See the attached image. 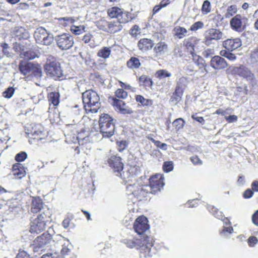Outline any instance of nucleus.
Instances as JSON below:
<instances>
[{
	"mask_svg": "<svg viewBox=\"0 0 258 258\" xmlns=\"http://www.w3.org/2000/svg\"><path fill=\"white\" fill-rule=\"evenodd\" d=\"M163 176L161 174H156L149 178V184L140 186L138 183L130 184L126 186L128 195H133L140 201L146 197L149 193L156 194L163 188L164 185Z\"/></svg>",
	"mask_w": 258,
	"mask_h": 258,
	"instance_id": "f257e3e1",
	"label": "nucleus"
},
{
	"mask_svg": "<svg viewBox=\"0 0 258 258\" xmlns=\"http://www.w3.org/2000/svg\"><path fill=\"white\" fill-rule=\"evenodd\" d=\"M122 243L129 248H136L140 250V258H151L154 252L152 249L153 239L151 237L142 238L124 239Z\"/></svg>",
	"mask_w": 258,
	"mask_h": 258,
	"instance_id": "f03ea898",
	"label": "nucleus"
},
{
	"mask_svg": "<svg viewBox=\"0 0 258 258\" xmlns=\"http://www.w3.org/2000/svg\"><path fill=\"white\" fill-rule=\"evenodd\" d=\"M82 99L85 110L88 112L96 113L100 107V97L92 90H87L82 94Z\"/></svg>",
	"mask_w": 258,
	"mask_h": 258,
	"instance_id": "7ed1b4c3",
	"label": "nucleus"
},
{
	"mask_svg": "<svg viewBox=\"0 0 258 258\" xmlns=\"http://www.w3.org/2000/svg\"><path fill=\"white\" fill-rule=\"evenodd\" d=\"M51 211L49 209H44L42 213L39 214L37 217L31 222L30 231L31 233H39L44 230L51 219Z\"/></svg>",
	"mask_w": 258,
	"mask_h": 258,
	"instance_id": "20e7f679",
	"label": "nucleus"
},
{
	"mask_svg": "<svg viewBox=\"0 0 258 258\" xmlns=\"http://www.w3.org/2000/svg\"><path fill=\"white\" fill-rule=\"evenodd\" d=\"M99 126L103 137L109 138L114 134L115 129L114 120L108 114H101L99 119Z\"/></svg>",
	"mask_w": 258,
	"mask_h": 258,
	"instance_id": "39448f33",
	"label": "nucleus"
},
{
	"mask_svg": "<svg viewBox=\"0 0 258 258\" xmlns=\"http://www.w3.org/2000/svg\"><path fill=\"white\" fill-rule=\"evenodd\" d=\"M54 236L48 232H44L41 235L38 236L34 241L33 250L34 252L39 251H42L44 249L48 248L50 246L51 243H54V245L56 242H53Z\"/></svg>",
	"mask_w": 258,
	"mask_h": 258,
	"instance_id": "423d86ee",
	"label": "nucleus"
},
{
	"mask_svg": "<svg viewBox=\"0 0 258 258\" xmlns=\"http://www.w3.org/2000/svg\"><path fill=\"white\" fill-rule=\"evenodd\" d=\"M34 37L37 43L46 46L51 45L54 40L53 35L42 27L35 30Z\"/></svg>",
	"mask_w": 258,
	"mask_h": 258,
	"instance_id": "0eeeda50",
	"label": "nucleus"
},
{
	"mask_svg": "<svg viewBox=\"0 0 258 258\" xmlns=\"http://www.w3.org/2000/svg\"><path fill=\"white\" fill-rule=\"evenodd\" d=\"M44 70L47 75L50 77L60 78L62 76V71L60 63L53 57L51 58V59L47 60L44 66Z\"/></svg>",
	"mask_w": 258,
	"mask_h": 258,
	"instance_id": "6e6552de",
	"label": "nucleus"
},
{
	"mask_svg": "<svg viewBox=\"0 0 258 258\" xmlns=\"http://www.w3.org/2000/svg\"><path fill=\"white\" fill-rule=\"evenodd\" d=\"M57 47L62 50H68L74 45V38L69 33H62L56 35L53 38Z\"/></svg>",
	"mask_w": 258,
	"mask_h": 258,
	"instance_id": "1a4fd4ad",
	"label": "nucleus"
},
{
	"mask_svg": "<svg viewBox=\"0 0 258 258\" xmlns=\"http://www.w3.org/2000/svg\"><path fill=\"white\" fill-rule=\"evenodd\" d=\"M134 229L135 231L143 239L146 238L148 236L145 235V232L149 230L150 226L148 224L147 218L144 216H140L136 219L134 224Z\"/></svg>",
	"mask_w": 258,
	"mask_h": 258,
	"instance_id": "9d476101",
	"label": "nucleus"
},
{
	"mask_svg": "<svg viewBox=\"0 0 258 258\" xmlns=\"http://www.w3.org/2000/svg\"><path fill=\"white\" fill-rule=\"evenodd\" d=\"M229 73L234 76H238L245 79L247 81L254 79V75L245 66L240 64L238 67H230L228 70Z\"/></svg>",
	"mask_w": 258,
	"mask_h": 258,
	"instance_id": "9b49d317",
	"label": "nucleus"
},
{
	"mask_svg": "<svg viewBox=\"0 0 258 258\" xmlns=\"http://www.w3.org/2000/svg\"><path fill=\"white\" fill-rule=\"evenodd\" d=\"M107 162L110 167L112 168L115 175L120 176L121 178H123L121 173L123 168V164L121 162V158L116 155H112L108 158Z\"/></svg>",
	"mask_w": 258,
	"mask_h": 258,
	"instance_id": "f8f14e48",
	"label": "nucleus"
},
{
	"mask_svg": "<svg viewBox=\"0 0 258 258\" xmlns=\"http://www.w3.org/2000/svg\"><path fill=\"white\" fill-rule=\"evenodd\" d=\"M247 21V18L240 14H237L230 20V24L231 28L234 31L241 32L245 29V23Z\"/></svg>",
	"mask_w": 258,
	"mask_h": 258,
	"instance_id": "ddd939ff",
	"label": "nucleus"
},
{
	"mask_svg": "<svg viewBox=\"0 0 258 258\" xmlns=\"http://www.w3.org/2000/svg\"><path fill=\"white\" fill-rule=\"evenodd\" d=\"M66 241V239L60 235L54 236L53 241L56 242V243H59L62 246L59 254L58 255L59 258H66L67 256L70 255L72 253L71 249L69 247V244L66 245L65 241Z\"/></svg>",
	"mask_w": 258,
	"mask_h": 258,
	"instance_id": "4468645a",
	"label": "nucleus"
},
{
	"mask_svg": "<svg viewBox=\"0 0 258 258\" xmlns=\"http://www.w3.org/2000/svg\"><path fill=\"white\" fill-rule=\"evenodd\" d=\"M210 66L216 70H221L226 68L228 64L227 61L222 56L215 55L212 57Z\"/></svg>",
	"mask_w": 258,
	"mask_h": 258,
	"instance_id": "2eb2a0df",
	"label": "nucleus"
},
{
	"mask_svg": "<svg viewBox=\"0 0 258 258\" xmlns=\"http://www.w3.org/2000/svg\"><path fill=\"white\" fill-rule=\"evenodd\" d=\"M222 45L226 50L233 51L242 45V42L239 38L227 39L223 42Z\"/></svg>",
	"mask_w": 258,
	"mask_h": 258,
	"instance_id": "dca6fc26",
	"label": "nucleus"
},
{
	"mask_svg": "<svg viewBox=\"0 0 258 258\" xmlns=\"http://www.w3.org/2000/svg\"><path fill=\"white\" fill-rule=\"evenodd\" d=\"M44 203L42 200L38 197H32L31 201V212L33 213H37L41 210L47 209L44 208Z\"/></svg>",
	"mask_w": 258,
	"mask_h": 258,
	"instance_id": "f3484780",
	"label": "nucleus"
},
{
	"mask_svg": "<svg viewBox=\"0 0 258 258\" xmlns=\"http://www.w3.org/2000/svg\"><path fill=\"white\" fill-rule=\"evenodd\" d=\"M13 34L18 40H27L30 38L29 32L22 27H16L13 31Z\"/></svg>",
	"mask_w": 258,
	"mask_h": 258,
	"instance_id": "a211bd4d",
	"label": "nucleus"
},
{
	"mask_svg": "<svg viewBox=\"0 0 258 258\" xmlns=\"http://www.w3.org/2000/svg\"><path fill=\"white\" fill-rule=\"evenodd\" d=\"M197 43L198 40L197 38L190 37L184 40L183 45L184 47V49L191 54L195 52V47Z\"/></svg>",
	"mask_w": 258,
	"mask_h": 258,
	"instance_id": "6ab92c4d",
	"label": "nucleus"
},
{
	"mask_svg": "<svg viewBox=\"0 0 258 258\" xmlns=\"http://www.w3.org/2000/svg\"><path fill=\"white\" fill-rule=\"evenodd\" d=\"M205 36L206 42H210L212 40H219L222 38V33L216 29H210Z\"/></svg>",
	"mask_w": 258,
	"mask_h": 258,
	"instance_id": "aec40b11",
	"label": "nucleus"
},
{
	"mask_svg": "<svg viewBox=\"0 0 258 258\" xmlns=\"http://www.w3.org/2000/svg\"><path fill=\"white\" fill-rule=\"evenodd\" d=\"M153 45V41L151 39L147 38L141 39L138 43L139 49L142 51H146L151 49Z\"/></svg>",
	"mask_w": 258,
	"mask_h": 258,
	"instance_id": "412c9836",
	"label": "nucleus"
},
{
	"mask_svg": "<svg viewBox=\"0 0 258 258\" xmlns=\"http://www.w3.org/2000/svg\"><path fill=\"white\" fill-rule=\"evenodd\" d=\"M122 28V26L118 20L108 22L107 32L110 33H115L120 31Z\"/></svg>",
	"mask_w": 258,
	"mask_h": 258,
	"instance_id": "4be33fe9",
	"label": "nucleus"
},
{
	"mask_svg": "<svg viewBox=\"0 0 258 258\" xmlns=\"http://www.w3.org/2000/svg\"><path fill=\"white\" fill-rule=\"evenodd\" d=\"M12 172L13 175L18 178H21L26 175V171L24 167L20 163H17L13 165Z\"/></svg>",
	"mask_w": 258,
	"mask_h": 258,
	"instance_id": "5701e85b",
	"label": "nucleus"
},
{
	"mask_svg": "<svg viewBox=\"0 0 258 258\" xmlns=\"http://www.w3.org/2000/svg\"><path fill=\"white\" fill-rule=\"evenodd\" d=\"M113 102L114 105H116L118 107L121 113L125 114H131L133 113L132 110L130 108L127 107L123 101L118 99H115Z\"/></svg>",
	"mask_w": 258,
	"mask_h": 258,
	"instance_id": "b1692460",
	"label": "nucleus"
},
{
	"mask_svg": "<svg viewBox=\"0 0 258 258\" xmlns=\"http://www.w3.org/2000/svg\"><path fill=\"white\" fill-rule=\"evenodd\" d=\"M18 47L21 50L20 53V56L21 58H23L27 60L33 59L35 57V55L33 52L31 50L25 51L24 49L21 48V46L19 44H16L15 47L16 49H18Z\"/></svg>",
	"mask_w": 258,
	"mask_h": 258,
	"instance_id": "393cba45",
	"label": "nucleus"
},
{
	"mask_svg": "<svg viewBox=\"0 0 258 258\" xmlns=\"http://www.w3.org/2000/svg\"><path fill=\"white\" fill-rule=\"evenodd\" d=\"M32 68L33 65L31 63L21 62L19 64L20 71L24 76L29 75Z\"/></svg>",
	"mask_w": 258,
	"mask_h": 258,
	"instance_id": "a878e982",
	"label": "nucleus"
},
{
	"mask_svg": "<svg viewBox=\"0 0 258 258\" xmlns=\"http://www.w3.org/2000/svg\"><path fill=\"white\" fill-rule=\"evenodd\" d=\"M192 59L195 63L199 67L200 69L205 68L207 64L205 60L201 56L197 55L195 52L191 54Z\"/></svg>",
	"mask_w": 258,
	"mask_h": 258,
	"instance_id": "bb28decb",
	"label": "nucleus"
},
{
	"mask_svg": "<svg viewBox=\"0 0 258 258\" xmlns=\"http://www.w3.org/2000/svg\"><path fill=\"white\" fill-rule=\"evenodd\" d=\"M167 48V45L164 42H160L157 43L155 46L154 51L155 52L156 55L158 56L164 53Z\"/></svg>",
	"mask_w": 258,
	"mask_h": 258,
	"instance_id": "cd10ccee",
	"label": "nucleus"
},
{
	"mask_svg": "<svg viewBox=\"0 0 258 258\" xmlns=\"http://www.w3.org/2000/svg\"><path fill=\"white\" fill-rule=\"evenodd\" d=\"M48 100L50 103L54 106H57L59 103V94L58 92H50L48 94Z\"/></svg>",
	"mask_w": 258,
	"mask_h": 258,
	"instance_id": "c85d7f7f",
	"label": "nucleus"
},
{
	"mask_svg": "<svg viewBox=\"0 0 258 258\" xmlns=\"http://www.w3.org/2000/svg\"><path fill=\"white\" fill-rule=\"evenodd\" d=\"M111 48L108 47H103L97 52V56L104 59L108 58L111 54Z\"/></svg>",
	"mask_w": 258,
	"mask_h": 258,
	"instance_id": "c756f323",
	"label": "nucleus"
},
{
	"mask_svg": "<svg viewBox=\"0 0 258 258\" xmlns=\"http://www.w3.org/2000/svg\"><path fill=\"white\" fill-rule=\"evenodd\" d=\"M122 13V9L117 7H112L109 9L107 11L108 15L111 18H116L117 19L119 14Z\"/></svg>",
	"mask_w": 258,
	"mask_h": 258,
	"instance_id": "7c9ffc66",
	"label": "nucleus"
},
{
	"mask_svg": "<svg viewBox=\"0 0 258 258\" xmlns=\"http://www.w3.org/2000/svg\"><path fill=\"white\" fill-rule=\"evenodd\" d=\"M132 20L131 17V14L122 10V13L119 14L117 20L121 23H125Z\"/></svg>",
	"mask_w": 258,
	"mask_h": 258,
	"instance_id": "2f4dec72",
	"label": "nucleus"
},
{
	"mask_svg": "<svg viewBox=\"0 0 258 258\" xmlns=\"http://www.w3.org/2000/svg\"><path fill=\"white\" fill-rule=\"evenodd\" d=\"M220 55L222 57H225L230 61H234L236 59V56L235 54L226 49H222L220 51Z\"/></svg>",
	"mask_w": 258,
	"mask_h": 258,
	"instance_id": "473e14b6",
	"label": "nucleus"
},
{
	"mask_svg": "<svg viewBox=\"0 0 258 258\" xmlns=\"http://www.w3.org/2000/svg\"><path fill=\"white\" fill-rule=\"evenodd\" d=\"M127 66L131 69H137L141 66L139 59L135 57H132L127 62Z\"/></svg>",
	"mask_w": 258,
	"mask_h": 258,
	"instance_id": "72a5a7b5",
	"label": "nucleus"
},
{
	"mask_svg": "<svg viewBox=\"0 0 258 258\" xmlns=\"http://www.w3.org/2000/svg\"><path fill=\"white\" fill-rule=\"evenodd\" d=\"M213 216H215L216 218L223 221L225 225L231 224V222L229 219L228 218L225 217L224 215L223 214V213L221 211H220L218 209L215 213Z\"/></svg>",
	"mask_w": 258,
	"mask_h": 258,
	"instance_id": "f704fd0d",
	"label": "nucleus"
},
{
	"mask_svg": "<svg viewBox=\"0 0 258 258\" xmlns=\"http://www.w3.org/2000/svg\"><path fill=\"white\" fill-rule=\"evenodd\" d=\"M136 101L140 102L143 106H151L152 104V101L150 99H145L141 95H137Z\"/></svg>",
	"mask_w": 258,
	"mask_h": 258,
	"instance_id": "c9c22d12",
	"label": "nucleus"
},
{
	"mask_svg": "<svg viewBox=\"0 0 258 258\" xmlns=\"http://www.w3.org/2000/svg\"><path fill=\"white\" fill-rule=\"evenodd\" d=\"M169 4V0H163L159 5L155 6L153 9V14L158 13L162 8L165 7Z\"/></svg>",
	"mask_w": 258,
	"mask_h": 258,
	"instance_id": "e433bc0d",
	"label": "nucleus"
},
{
	"mask_svg": "<svg viewBox=\"0 0 258 258\" xmlns=\"http://www.w3.org/2000/svg\"><path fill=\"white\" fill-rule=\"evenodd\" d=\"M171 74L164 70H160L158 71L156 73V77L160 80L164 79L167 77H170Z\"/></svg>",
	"mask_w": 258,
	"mask_h": 258,
	"instance_id": "4c0bfd02",
	"label": "nucleus"
},
{
	"mask_svg": "<svg viewBox=\"0 0 258 258\" xmlns=\"http://www.w3.org/2000/svg\"><path fill=\"white\" fill-rule=\"evenodd\" d=\"M211 4L210 2L208 1H205L203 4L201 11L203 14H207L211 12Z\"/></svg>",
	"mask_w": 258,
	"mask_h": 258,
	"instance_id": "58836bf2",
	"label": "nucleus"
},
{
	"mask_svg": "<svg viewBox=\"0 0 258 258\" xmlns=\"http://www.w3.org/2000/svg\"><path fill=\"white\" fill-rule=\"evenodd\" d=\"M237 12V8L236 5H231L228 7L225 16L229 18L235 15Z\"/></svg>",
	"mask_w": 258,
	"mask_h": 258,
	"instance_id": "ea45409f",
	"label": "nucleus"
},
{
	"mask_svg": "<svg viewBox=\"0 0 258 258\" xmlns=\"http://www.w3.org/2000/svg\"><path fill=\"white\" fill-rule=\"evenodd\" d=\"M108 23L105 20H101L97 21L96 26L99 29L107 32Z\"/></svg>",
	"mask_w": 258,
	"mask_h": 258,
	"instance_id": "a19ab883",
	"label": "nucleus"
},
{
	"mask_svg": "<svg viewBox=\"0 0 258 258\" xmlns=\"http://www.w3.org/2000/svg\"><path fill=\"white\" fill-rule=\"evenodd\" d=\"M84 26H73L71 28V32L75 35H80L85 32Z\"/></svg>",
	"mask_w": 258,
	"mask_h": 258,
	"instance_id": "79ce46f5",
	"label": "nucleus"
},
{
	"mask_svg": "<svg viewBox=\"0 0 258 258\" xmlns=\"http://www.w3.org/2000/svg\"><path fill=\"white\" fill-rule=\"evenodd\" d=\"M163 170L165 172H169L173 169V164L172 161H165L162 166Z\"/></svg>",
	"mask_w": 258,
	"mask_h": 258,
	"instance_id": "37998d69",
	"label": "nucleus"
},
{
	"mask_svg": "<svg viewBox=\"0 0 258 258\" xmlns=\"http://www.w3.org/2000/svg\"><path fill=\"white\" fill-rule=\"evenodd\" d=\"M15 88L13 87H8L4 92H3V96L6 98H11L14 92H15Z\"/></svg>",
	"mask_w": 258,
	"mask_h": 258,
	"instance_id": "c03bdc74",
	"label": "nucleus"
},
{
	"mask_svg": "<svg viewBox=\"0 0 258 258\" xmlns=\"http://www.w3.org/2000/svg\"><path fill=\"white\" fill-rule=\"evenodd\" d=\"M27 158V154L25 152H21L16 154L15 159L18 162L24 161Z\"/></svg>",
	"mask_w": 258,
	"mask_h": 258,
	"instance_id": "a18cd8bd",
	"label": "nucleus"
},
{
	"mask_svg": "<svg viewBox=\"0 0 258 258\" xmlns=\"http://www.w3.org/2000/svg\"><path fill=\"white\" fill-rule=\"evenodd\" d=\"M204 27V24L201 21H198L193 24L190 28V30L192 31H196L199 29H201Z\"/></svg>",
	"mask_w": 258,
	"mask_h": 258,
	"instance_id": "49530a36",
	"label": "nucleus"
},
{
	"mask_svg": "<svg viewBox=\"0 0 258 258\" xmlns=\"http://www.w3.org/2000/svg\"><path fill=\"white\" fill-rule=\"evenodd\" d=\"M115 96L117 98L124 99L127 96V93L126 92L124 91L122 89H118L115 92Z\"/></svg>",
	"mask_w": 258,
	"mask_h": 258,
	"instance_id": "de8ad7c7",
	"label": "nucleus"
},
{
	"mask_svg": "<svg viewBox=\"0 0 258 258\" xmlns=\"http://www.w3.org/2000/svg\"><path fill=\"white\" fill-rule=\"evenodd\" d=\"M16 258H32V257L27 251L20 250Z\"/></svg>",
	"mask_w": 258,
	"mask_h": 258,
	"instance_id": "09e8293b",
	"label": "nucleus"
},
{
	"mask_svg": "<svg viewBox=\"0 0 258 258\" xmlns=\"http://www.w3.org/2000/svg\"><path fill=\"white\" fill-rule=\"evenodd\" d=\"M214 49L213 48H208L205 49L202 53L203 56L206 58H208L214 54Z\"/></svg>",
	"mask_w": 258,
	"mask_h": 258,
	"instance_id": "8fccbe9b",
	"label": "nucleus"
},
{
	"mask_svg": "<svg viewBox=\"0 0 258 258\" xmlns=\"http://www.w3.org/2000/svg\"><path fill=\"white\" fill-rule=\"evenodd\" d=\"M226 225L229 226L224 227L223 229L220 232V234H222L226 232L228 233H232L233 232V228L231 226V224L230 225L227 224Z\"/></svg>",
	"mask_w": 258,
	"mask_h": 258,
	"instance_id": "3c124183",
	"label": "nucleus"
},
{
	"mask_svg": "<svg viewBox=\"0 0 258 258\" xmlns=\"http://www.w3.org/2000/svg\"><path fill=\"white\" fill-rule=\"evenodd\" d=\"M190 161L195 165H201L202 161L197 155H195L190 157Z\"/></svg>",
	"mask_w": 258,
	"mask_h": 258,
	"instance_id": "603ef678",
	"label": "nucleus"
},
{
	"mask_svg": "<svg viewBox=\"0 0 258 258\" xmlns=\"http://www.w3.org/2000/svg\"><path fill=\"white\" fill-rule=\"evenodd\" d=\"M254 192L251 189L248 188L246 189L243 193V197L244 199H249L251 198L253 195Z\"/></svg>",
	"mask_w": 258,
	"mask_h": 258,
	"instance_id": "864d4df0",
	"label": "nucleus"
},
{
	"mask_svg": "<svg viewBox=\"0 0 258 258\" xmlns=\"http://www.w3.org/2000/svg\"><path fill=\"white\" fill-rule=\"evenodd\" d=\"M140 33V29L137 25H134L131 29V34L133 36H136L137 35Z\"/></svg>",
	"mask_w": 258,
	"mask_h": 258,
	"instance_id": "5fc2aeb1",
	"label": "nucleus"
},
{
	"mask_svg": "<svg viewBox=\"0 0 258 258\" xmlns=\"http://www.w3.org/2000/svg\"><path fill=\"white\" fill-rule=\"evenodd\" d=\"M251 221L254 225L258 226V210L252 214L251 216Z\"/></svg>",
	"mask_w": 258,
	"mask_h": 258,
	"instance_id": "6e6d98bb",
	"label": "nucleus"
},
{
	"mask_svg": "<svg viewBox=\"0 0 258 258\" xmlns=\"http://www.w3.org/2000/svg\"><path fill=\"white\" fill-rule=\"evenodd\" d=\"M128 172L131 176H134L138 174L139 169L138 167L136 166L131 167L128 169Z\"/></svg>",
	"mask_w": 258,
	"mask_h": 258,
	"instance_id": "4d7b16f0",
	"label": "nucleus"
},
{
	"mask_svg": "<svg viewBox=\"0 0 258 258\" xmlns=\"http://www.w3.org/2000/svg\"><path fill=\"white\" fill-rule=\"evenodd\" d=\"M225 118L228 123L236 122L238 119L237 116L235 115H231L228 116H225Z\"/></svg>",
	"mask_w": 258,
	"mask_h": 258,
	"instance_id": "13d9d810",
	"label": "nucleus"
},
{
	"mask_svg": "<svg viewBox=\"0 0 258 258\" xmlns=\"http://www.w3.org/2000/svg\"><path fill=\"white\" fill-rule=\"evenodd\" d=\"M257 239L255 236H250L248 239V243L250 246H253L257 243Z\"/></svg>",
	"mask_w": 258,
	"mask_h": 258,
	"instance_id": "bf43d9fd",
	"label": "nucleus"
},
{
	"mask_svg": "<svg viewBox=\"0 0 258 258\" xmlns=\"http://www.w3.org/2000/svg\"><path fill=\"white\" fill-rule=\"evenodd\" d=\"M187 30L185 28L178 27V38H182L185 36Z\"/></svg>",
	"mask_w": 258,
	"mask_h": 258,
	"instance_id": "052dcab7",
	"label": "nucleus"
},
{
	"mask_svg": "<svg viewBox=\"0 0 258 258\" xmlns=\"http://www.w3.org/2000/svg\"><path fill=\"white\" fill-rule=\"evenodd\" d=\"M157 147L163 150H166L167 148V145L166 144L162 143L161 142L157 141V142H155V145Z\"/></svg>",
	"mask_w": 258,
	"mask_h": 258,
	"instance_id": "680f3d73",
	"label": "nucleus"
},
{
	"mask_svg": "<svg viewBox=\"0 0 258 258\" xmlns=\"http://www.w3.org/2000/svg\"><path fill=\"white\" fill-rule=\"evenodd\" d=\"M196 113L195 114H192L191 115V118L196 120L197 121L202 123V124H204L205 123V120L204 119V118L202 116H200V117H197L196 116Z\"/></svg>",
	"mask_w": 258,
	"mask_h": 258,
	"instance_id": "e2e57ef3",
	"label": "nucleus"
},
{
	"mask_svg": "<svg viewBox=\"0 0 258 258\" xmlns=\"http://www.w3.org/2000/svg\"><path fill=\"white\" fill-rule=\"evenodd\" d=\"M127 146V143L126 141H121L118 144V150L120 152L123 151Z\"/></svg>",
	"mask_w": 258,
	"mask_h": 258,
	"instance_id": "0e129e2a",
	"label": "nucleus"
},
{
	"mask_svg": "<svg viewBox=\"0 0 258 258\" xmlns=\"http://www.w3.org/2000/svg\"><path fill=\"white\" fill-rule=\"evenodd\" d=\"M251 189L254 192H258V181L254 180L253 181L251 185Z\"/></svg>",
	"mask_w": 258,
	"mask_h": 258,
	"instance_id": "69168bd1",
	"label": "nucleus"
},
{
	"mask_svg": "<svg viewBox=\"0 0 258 258\" xmlns=\"http://www.w3.org/2000/svg\"><path fill=\"white\" fill-rule=\"evenodd\" d=\"M71 220V219L69 217L63 220L62 222V225L64 228L67 229L69 226Z\"/></svg>",
	"mask_w": 258,
	"mask_h": 258,
	"instance_id": "338daca9",
	"label": "nucleus"
},
{
	"mask_svg": "<svg viewBox=\"0 0 258 258\" xmlns=\"http://www.w3.org/2000/svg\"><path fill=\"white\" fill-rule=\"evenodd\" d=\"M92 35L90 34H87L84 36L82 40L85 43H88L90 42Z\"/></svg>",
	"mask_w": 258,
	"mask_h": 258,
	"instance_id": "774afa93",
	"label": "nucleus"
}]
</instances>
